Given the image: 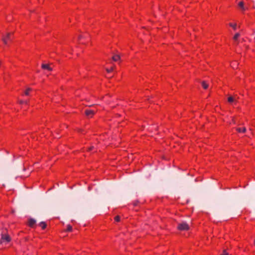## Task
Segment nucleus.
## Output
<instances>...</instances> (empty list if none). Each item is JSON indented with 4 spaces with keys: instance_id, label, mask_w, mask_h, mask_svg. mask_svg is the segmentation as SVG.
Here are the masks:
<instances>
[{
    "instance_id": "obj_12",
    "label": "nucleus",
    "mask_w": 255,
    "mask_h": 255,
    "mask_svg": "<svg viewBox=\"0 0 255 255\" xmlns=\"http://www.w3.org/2000/svg\"><path fill=\"white\" fill-rule=\"evenodd\" d=\"M229 25L230 27H232L234 30H236L237 29V24L236 23H230Z\"/></svg>"
},
{
    "instance_id": "obj_1",
    "label": "nucleus",
    "mask_w": 255,
    "mask_h": 255,
    "mask_svg": "<svg viewBox=\"0 0 255 255\" xmlns=\"http://www.w3.org/2000/svg\"><path fill=\"white\" fill-rule=\"evenodd\" d=\"M13 38V33L11 32H8L3 36L2 41L4 44L7 45L11 40Z\"/></svg>"
},
{
    "instance_id": "obj_17",
    "label": "nucleus",
    "mask_w": 255,
    "mask_h": 255,
    "mask_svg": "<svg viewBox=\"0 0 255 255\" xmlns=\"http://www.w3.org/2000/svg\"><path fill=\"white\" fill-rule=\"evenodd\" d=\"M113 70H114V67H111L110 68H107L106 69V70H107L108 73H110V72H112L113 71Z\"/></svg>"
},
{
    "instance_id": "obj_2",
    "label": "nucleus",
    "mask_w": 255,
    "mask_h": 255,
    "mask_svg": "<svg viewBox=\"0 0 255 255\" xmlns=\"http://www.w3.org/2000/svg\"><path fill=\"white\" fill-rule=\"evenodd\" d=\"M11 239L9 237V236L6 234H2L1 237V240L0 241V245H2L3 242H6L7 243H8L10 241ZM3 247H1L0 248V249H2Z\"/></svg>"
},
{
    "instance_id": "obj_10",
    "label": "nucleus",
    "mask_w": 255,
    "mask_h": 255,
    "mask_svg": "<svg viewBox=\"0 0 255 255\" xmlns=\"http://www.w3.org/2000/svg\"><path fill=\"white\" fill-rule=\"evenodd\" d=\"M236 130L239 132H242V133H244L246 131V128H244V127H242V128H238L236 129Z\"/></svg>"
},
{
    "instance_id": "obj_14",
    "label": "nucleus",
    "mask_w": 255,
    "mask_h": 255,
    "mask_svg": "<svg viewBox=\"0 0 255 255\" xmlns=\"http://www.w3.org/2000/svg\"><path fill=\"white\" fill-rule=\"evenodd\" d=\"M202 86L204 89H207L208 87V85L204 81L202 82Z\"/></svg>"
},
{
    "instance_id": "obj_11",
    "label": "nucleus",
    "mask_w": 255,
    "mask_h": 255,
    "mask_svg": "<svg viewBox=\"0 0 255 255\" xmlns=\"http://www.w3.org/2000/svg\"><path fill=\"white\" fill-rule=\"evenodd\" d=\"M31 88H27L25 91H24V94L25 95V96H29V94L30 93V92L31 91Z\"/></svg>"
},
{
    "instance_id": "obj_18",
    "label": "nucleus",
    "mask_w": 255,
    "mask_h": 255,
    "mask_svg": "<svg viewBox=\"0 0 255 255\" xmlns=\"http://www.w3.org/2000/svg\"><path fill=\"white\" fill-rule=\"evenodd\" d=\"M239 6L242 8H244V2L243 1H240L239 3Z\"/></svg>"
},
{
    "instance_id": "obj_21",
    "label": "nucleus",
    "mask_w": 255,
    "mask_h": 255,
    "mask_svg": "<svg viewBox=\"0 0 255 255\" xmlns=\"http://www.w3.org/2000/svg\"><path fill=\"white\" fill-rule=\"evenodd\" d=\"M228 255V253H227V252L225 251H224V252H223V253L222 254H221L220 255Z\"/></svg>"
},
{
    "instance_id": "obj_13",
    "label": "nucleus",
    "mask_w": 255,
    "mask_h": 255,
    "mask_svg": "<svg viewBox=\"0 0 255 255\" xmlns=\"http://www.w3.org/2000/svg\"><path fill=\"white\" fill-rule=\"evenodd\" d=\"M120 59V57L118 55H115L113 56V60L114 61H118Z\"/></svg>"
},
{
    "instance_id": "obj_22",
    "label": "nucleus",
    "mask_w": 255,
    "mask_h": 255,
    "mask_svg": "<svg viewBox=\"0 0 255 255\" xmlns=\"http://www.w3.org/2000/svg\"><path fill=\"white\" fill-rule=\"evenodd\" d=\"M232 123H233V124H235L236 123V122H235V119L234 118H232Z\"/></svg>"
},
{
    "instance_id": "obj_5",
    "label": "nucleus",
    "mask_w": 255,
    "mask_h": 255,
    "mask_svg": "<svg viewBox=\"0 0 255 255\" xmlns=\"http://www.w3.org/2000/svg\"><path fill=\"white\" fill-rule=\"evenodd\" d=\"M42 69L47 70L48 71H50L52 69V67H51V65L48 64H42Z\"/></svg>"
},
{
    "instance_id": "obj_15",
    "label": "nucleus",
    "mask_w": 255,
    "mask_h": 255,
    "mask_svg": "<svg viewBox=\"0 0 255 255\" xmlns=\"http://www.w3.org/2000/svg\"><path fill=\"white\" fill-rule=\"evenodd\" d=\"M72 230V227L70 225H68L67 226V228L66 231L67 232H71Z\"/></svg>"
},
{
    "instance_id": "obj_19",
    "label": "nucleus",
    "mask_w": 255,
    "mask_h": 255,
    "mask_svg": "<svg viewBox=\"0 0 255 255\" xmlns=\"http://www.w3.org/2000/svg\"><path fill=\"white\" fill-rule=\"evenodd\" d=\"M19 103L20 104H27V101L21 100V101H19Z\"/></svg>"
},
{
    "instance_id": "obj_8",
    "label": "nucleus",
    "mask_w": 255,
    "mask_h": 255,
    "mask_svg": "<svg viewBox=\"0 0 255 255\" xmlns=\"http://www.w3.org/2000/svg\"><path fill=\"white\" fill-rule=\"evenodd\" d=\"M240 36V34L239 33H237L235 34L233 37V39L235 42H237L238 41V39Z\"/></svg>"
},
{
    "instance_id": "obj_16",
    "label": "nucleus",
    "mask_w": 255,
    "mask_h": 255,
    "mask_svg": "<svg viewBox=\"0 0 255 255\" xmlns=\"http://www.w3.org/2000/svg\"><path fill=\"white\" fill-rule=\"evenodd\" d=\"M120 219H121L120 216L118 215L115 217L114 220H115V222H119L120 221Z\"/></svg>"
},
{
    "instance_id": "obj_4",
    "label": "nucleus",
    "mask_w": 255,
    "mask_h": 255,
    "mask_svg": "<svg viewBox=\"0 0 255 255\" xmlns=\"http://www.w3.org/2000/svg\"><path fill=\"white\" fill-rule=\"evenodd\" d=\"M85 114L89 117H92L95 113V111L93 109H86L85 111Z\"/></svg>"
},
{
    "instance_id": "obj_20",
    "label": "nucleus",
    "mask_w": 255,
    "mask_h": 255,
    "mask_svg": "<svg viewBox=\"0 0 255 255\" xmlns=\"http://www.w3.org/2000/svg\"><path fill=\"white\" fill-rule=\"evenodd\" d=\"M93 148H94V146H90V147L88 148V151H92L93 150Z\"/></svg>"
},
{
    "instance_id": "obj_3",
    "label": "nucleus",
    "mask_w": 255,
    "mask_h": 255,
    "mask_svg": "<svg viewBox=\"0 0 255 255\" xmlns=\"http://www.w3.org/2000/svg\"><path fill=\"white\" fill-rule=\"evenodd\" d=\"M177 228L180 231H186L189 229V225L185 222H182L178 225Z\"/></svg>"
},
{
    "instance_id": "obj_6",
    "label": "nucleus",
    "mask_w": 255,
    "mask_h": 255,
    "mask_svg": "<svg viewBox=\"0 0 255 255\" xmlns=\"http://www.w3.org/2000/svg\"><path fill=\"white\" fill-rule=\"evenodd\" d=\"M36 223V221L33 219H30L28 221V226L31 228H33Z\"/></svg>"
},
{
    "instance_id": "obj_7",
    "label": "nucleus",
    "mask_w": 255,
    "mask_h": 255,
    "mask_svg": "<svg viewBox=\"0 0 255 255\" xmlns=\"http://www.w3.org/2000/svg\"><path fill=\"white\" fill-rule=\"evenodd\" d=\"M228 101L230 104H232L237 102L236 97H229L228 98Z\"/></svg>"
},
{
    "instance_id": "obj_9",
    "label": "nucleus",
    "mask_w": 255,
    "mask_h": 255,
    "mask_svg": "<svg viewBox=\"0 0 255 255\" xmlns=\"http://www.w3.org/2000/svg\"><path fill=\"white\" fill-rule=\"evenodd\" d=\"M39 226L42 230H44L46 228L47 225L45 222H41L39 224Z\"/></svg>"
},
{
    "instance_id": "obj_23",
    "label": "nucleus",
    "mask_w": 255,
    "mask_h": 255,
    "mask_svg": "<svg viewBox=\"0 0 255 255\" xmlns=\"http://www.w3.org/2000/svg\"><path fill=\"white\" fill-rule=\"evenodd\" d=\"M83 36H80L79 37V40L81 41L82 38Z\"/></svg>"
}]
</instances>
